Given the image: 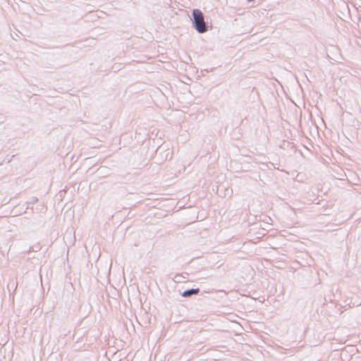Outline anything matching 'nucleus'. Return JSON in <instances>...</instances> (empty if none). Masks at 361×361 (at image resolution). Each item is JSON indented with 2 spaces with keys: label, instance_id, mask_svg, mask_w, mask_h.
<instances>
[{
  "label": "nucleus",
  "instance_id": "f03ea898",
  "mask_svg": "<svg viewBox=\"0 0 361 361\" xmlns=\"http://www.w3.org/2000/svg\"><path fill=\"white\" fill-rule=\"evenodd\" d=\"M200 292V288H191L183 291L181 295L184 298L190 297L192 295H197Z\"/></svg>",
  "mask_w": 361,
  "mask_h": 361
},
{
  "label": "nucleus",
  "instance_id": "7ed1b4c3",
  "mask_svg": "<svg viewBox=\"0 0 361 361\" xmlns=\"http://www.w3.org/2000/svg\"><path fill=\"white\" fill-rule=\"evenodd\" d=\"M1 164H1V163H0V166H1Z\"/></svg>",
  "mask_w": 361,
  "mask_h": 361
},
{
  "label": "nucleus",
  "instance_id": "f257e3e1",
  "mask_svg": "<svg viewBox=\"0 0 361 361\" xmlns=\"http://www.w3.org/2000/svg\"><path fill=\"white\" fill-rule=\"evenodd\" d=\"M192 26L197 32L202 34L207 31V25L204 21L203 13L197 8L193 9L192 12Z\"/></svg>",
  "mask_w": 361,
  "mask_h": 361
}]
</instances>
